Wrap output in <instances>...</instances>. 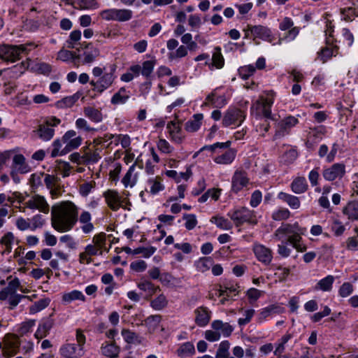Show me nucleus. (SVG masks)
Listing matches in <instances>:
<instances>
[{"label":"nucleus","mask_w":358,"mask_h":358,"mask_svg":"<svg viewBox=\"0 0 358 358\" xmlns=\"http://www.w3.org/2000/svg\"><path fill=\"white\" fill-rule=\"evenodd\" d=\"M306 232V229L301 227L298 222L293 224L282 223L273 233V238L281 243L278 244V253L282 257H288L292 252L287 245L289 243L296 251L305 252L306 245L302 241V236Z\"/></svg>","instance_id":"1"},{"label":"nucleus","mask_w":358,"mask_h":358,"mask_svg":"<svg viewBox=\"0 0 358 358\" xmlns=\"http://www.w3.org/2000/svg\"><path fill=\"white\" fill-rule=\"evenodd\" d=\"M52 227L59 232L70 231L78 222V207L71 201L52 206L51 209Z\"/></svg>","instance_id":"2"},{"label":"nucleus","mask_w":358,"mask_h":358,"mask_svg":"<svg viewBox=\"0 0 358 358\" xmlns=\"http://www.w3.org/2000/svg\"><path fill=\"white\" fill-rule=\"evenodd\" d=\"M36 47H37V45L34 43H27L19 45H0V59L15 62L20 59L22 55H27Z\"/></svg>","instance_id":"3"},{"label":"nucleus","mask_w":358,"mask_h":358,"mask_svg":"<svg viewBox=\"0 0 358 358\" xmlns=\"http://www.w3.org/2000/svg\"><path fill=\"white\" fill-rule=\"evenodd\" d=\"M76 343H66L60 350V354L65 358H80L85 355L84 345L86 337L80 329H77L76 333Z\"/></svg>","instance_id":"4"},{"label":"nucleus","mask_w":358,"mask_h":358,"mask_svg":"<svg viewBox=\"0 0 358 358\" xmlns=\"http://www.w3.org/2000/svg\"><path fill=\"white\" fill-rule=\"evenodd\" d=\"M103 196L108 207L113 211H117L121 208L130 210L129 199L123 198L116 190L108 189L103 192Z\"/></svg>","instance_id":"5"},{"label":"nucleus","mask_w":358,"mask_h":358,"mask_svg":"<svg viewBox=\"0 0 358 358\" xmlns=\"http://www.w3.org/2000/svg\"><path fill=\"white\" fill-rule=\"evenodd\" d=\"M1 341L2 343V352L5 357L10 358L19 352L21 341L17 334H6Z\"/></svg>","instance_id":"6"},{"label":"nucleus","mask_w":358,"mask_h":358,"mask_svg":"<svg viewBox=\"0 0 358 358\" xmlns=\"http://www.w3.org/2000/svg\"><path fill=\"white\" fill-rule=\"evenodd\" d=\"M228 216L233 220L236 226H240L244 222H248L251 224H256L257 220L254 211L249 210L247 208H241L230 212L228 213Z\"/></svg>","instance_id":"7"},{"label":"nucleus","mask_w":358,"mask_h":358,"mask_svg":"<svg viewBox=\"0 0 358 358\" xmlns=\"http://www.w3.org/2000/svg\"><path fill=\"white\" fill-rule=\"evenodd\" d=\"M101 20L106 21H128L132 17V11L129 9L110 8L100 13Z\"/></svg>","instance_id":"8"},{"label":"nucleus","mask_w":358,"mask_h":358,"mask_svg":"<svg viewBox=\"0 0 358 358\" xmlns=\"http://www.w3.org/2000/svg\"><path fill=\"white\" fill-rule=\"evenodd\" d=\"M274 95L275 93L273 91L268 92L266 93L265 96H261L253 106L267 119L271 118V108L273 103Z\"/></svg>","instance_id":"9"},{"label":"nucleus","mask_w":358,"mask_h":358,"mask_svg":"<svg viewBox=\"0 0 358 358\" xmlns=\"http://www.w3.org/2000/svg\"><path fill=\"white\" fill-rule=\"evenodd\" d=\"M142 169V164L136 162L131 165L125 176L122 179V182L125 187H133L137 182L139 172Z\"/></svg>","instance_id":"10"},{"label":"nucleus","mask_w":358,"mask_h":358,"mask_svg":"<svg viewBox=\"0 0 358 358\" xmlns=\"http://www.w3.org/2000/svg\"><path fill=\"white\" fill-rule=\"evenodd\" d=\"M62 141L65 144V152L69 153L81 145L82 138L77 136L76 131L69 130L62 136Z\"/></svg>","instance_id":"11"},{"label":"nucleus","mask_w":358,"mask_h":358,"mask_svg":"<svg viewBox=\"0 0 358 358\" xmlns=\"http://www.w3.org/2000/svg\"><path fill=\"white\" fill-rule=\"evenodd\" d=\"M252 250L259 262L265 265L270 264L273 259L272 250L270 248L256 243L253 245Z\"/></svg>","instance_id":"12"},{"label":"nucleus","mask_w":358,"mask_h":358,"mask_svg":"<svg viewBox=\"0 0 358 358\" xmlns=\"http://www.w3.org/2000/svg\"><path fill=\"white\" fill-rule=\"evenodd\" d=\"M25 206L30 209H37L43 213H48L50 210L49 204L44 196L35 194L32 196L26 203Z\"/></svg>","instance_id":"13"},{"label":"nucleus","mask_w":358,"mask_h":358,"mask_svg":"<svg viewBox=\"0 0 358 358\" xmlns=\"http://www.w3.org/2000/svg\"><path fill=\"white\" fill-rule=\"evenodd\" d=\"M345 173V166L343 164L336 163L325 169L322 176L325 180L333 181L337 178H341Z\"/></svg>","instance_id":"14"},{"label":"nucleus","mask_w":358,"mask_h":358,"mask_svg":"<svg viewBox=\"0 0 358 358\" xmlns=\"http://www.w3.org/2000/svg\"><path fill=\"white\" fill-rule=\"evenodd\" d=\"M245 115L244 113L239 109H230L224 115L222 123L225 127L231 124H240L245 120Z\"/></svg>","instance_id":"15"},{"label":"nucleus","mask_w":358,"mask_h":358,"mask_svg":"<svg viewBox=\"0 0 358 358\" xmlns=\"http://www.w3.org/2000/svg\"><path fill=\"white\" fill-rule=\"evenodd\" d=\"M166 129L172 141L176 143H181L184 139L182 134L180 123L178 120L171 121L167 124Z\"/></svg>","instance_id":"16"},{"label":"nucleus","mask_w":358,"mask_h":358,"mask_svg":"<svg viewBox=\"0 0 358 358\" xmlns=\"http://www.w3.org/2000/svg\"><path fill=\"white\" fill-rule=\"evenodd\" d=\"M17 289L26 292L24 289L21 288L20 280L15 278L8 282L7 287L0 291V301H5L10 295L17 294Z\"/></svg>","instance_id":"17"},{"label":"nucleus","mask_w":358,"mask_h":358,"mask_svg":"<svg viewBox=\"0 0 358 358\" xmlns=\"http://www.w3.org/2000/svg\"><path fill=\"white\" fill-rule=\"evenodd\" d=\"M292 338V335L290 334H286L282 336L275 343V348L273 351L274 355H280V354H283L286 349L292 350L294 345L296 343V342H294L293 343L289 342Z\"/></svg>","instance_id":"18"},{"label":"nucleus","mask_w":358,"mask_h":358,"mask_svg":"<svg viewBox=\"0 0 358 358\" xmlns=\"http://www.w3.org/2000/svg\"><path fill=\"white\" fill-rule=\"evenodd\" d=\"M30 171L31 168L26 163V159L22 155L17 154L13 157L11 175H13L14 171L24 174L29 172Z\"/></svg>","instance_id":"19"},{"label":"nucleus","mask_w":358,"mask_h":358,"mask_svg":"<svg viewBox=\"0 0 358 358\" xmlns=\"http://www.w3.org/2000/svg\"><path fill=\"white\" fill-rule=\"evenodd\" d=\"M78 221L80 224V229L84 234H90L94 229L93 223L92 222V215L87 210H83L78 216Z\"/></svg>","instance_id":"20"},{"label":"nucleus","mask_w":358,"mask_h":358,"mask_svg":"<svg viewBox=\"0 0 358 358\" xmlns=\"http://www.w3.org/2000/svg\"><path fill=\"white\" fill-rule=\"evenodd\" d=\"M195 314V322L199 327L206 326L210 320L211 312L203 306H200L194 310Z\"/></svg>","instance_id":"21"},{"label":"nucleus","mask_w":358,"mask_h":358,"mask_svg":"<svg viewBox=\"0 0 358 358\" xmlns=\"http://www.w3.org/2000/svg\"><path fill=\"white\" fill-rule=\"evenodd\" d=\"M298 123V119L294 116H288L278 123L276 135L284 136L288 131Z\"/></svg>","instance_id":"22"},{"label":"nucleus","mask_w":358,"mask_h":358,"mask_svg":"<svg viewBox=\"0 0 358 358\" xmlns=\"http://www.w3.org/2000/svg\"><path fill=\"white\" fill-rule=\"evenodd\" d=\"M248 183V179L245 173L237 171L232 178V190L237 193Z\"/></svg>","instance_id":"23"},{"label":"nucleus","mask_w":358,"mask_h":358,"mask_svg":"<svg viewBox=\"0 0 358 358\" xmlns=\"http://www.w3.org/2000/svg\"><path fill=\"white\" fill-rule=\"evenodd\" d=\"M53 324L54 322L52 319L47 318L42 320L38 324V327L34 334V337L38 340L45 337L49 334L50 330L52 328Z\"/></svg>","instance_id":"24"},{"label":"nucleus","mask_w":358,"mask_h":358,"mask_svg":"<svg viewBox=\"0 0 358 358\" xmlns=\"http://www.w3.org/2000/svg\"><path fill=\"white\" fill-rule=\"evenodd\" d=\"M86 298L82 292L79 290H73L62 294V301L64 305H69L75 301H85Z\"/></svg>","instance_id":"25"},{"label":"nucleus","mask_w":358,"mask_h":358,"mask_svg":"<svg viewBox=\"0 0 358 358\" xmlns=\"http://www.w3.org/2000/svg\"><path fill=\"white\" fill-rule=\"evenodd\" d=\"M236 150L234 149H229L224 153L217 155L214 158V162L217 164L228 165L231 164L235 159Z\"/></svg>","instance_id":"26"},{"label":"nucleus","mask_w":358,"mask_h":358,"mask_svg":"<svg viewBox=\"0 0 358 358\" xmlns=\"http://www.w3.org/2000/svg\"><path fill=\"white\" fill-rule=\"evenodd\" d=\"M278 199L286 203L292 209H299L301 202L299 197L280 192L278 194Z\"/></svg>","instance_id":"27"},{"label":"nucleus","mask_w":358,"mask_h":358,"mask_svg":"<svg viewBox=\"0 0 358 358\" xmlns=\"http://www.w3.org/2000/svg\"><path fill=\"white\" fill-rule=\"evenodd\" d=\"M114 78L112 73H105L97 82L94 85V87L100 92L108 88L113 83Z\"/></svg>","instance_id":"28"},{"label":"nucleus","mask_w":358,"mask_h":358,"mask_svg":"<svg viewBox=\"0 0 358 358\" xmlns=\"http://www.w3.org/2000/svg\"><path fill=\"white\" fill-rule=\"evenodd\" d=\"M122 336L124 341L129 344L139 345L143 343V338L138 334L130 331L129 329H122Z\"/></svg>","instance_id":"29"},{"label":"nucleus","mask_w":358,"mask_h":358,"mask_svg":"<svg viewBox=\"0 0 358 358\" xmlns=\"http://www.w3.org/2000/svg\"><path fill=\"white\" fill-rule=\"evenodd\" d=\"M137 287L146 293L147 297L149 298L159 290V286H155L152 282L148 280H141L137 284Z\"/></svg>","instance_id":"30"},{"label":"nucleus","mask_w":358,"mask_h":358,"mask_svg":"<svg viewBox=\"0 0 358 358\" xmlns=\"http://www.w3.org/2000/svg\"><path fill=\"white\" fill-rule=\"evenodd\" d=\"M101 352L108 357L115 358L118 356L120 348L113 343L105 342L101 347Z\"/></svg>","instance_id":"31"},{"label":"nucleus","mask_w":358,"mask_h":358,"mask_svg":"<svg viewBox=\"0 0 358 358\" xmlns=\"http://www.w3.org/2000/svg\"><path fill=\"white\" fill-rule=\"evenodd\" d=\"M36 132L38 137L45 141L52 139L55 134L54 129L50 127L45 123L40 124Z\"/></svg>","instance_id":"32"},{"label":"nucleus","mask_w":358,"mask_h":358,"mask_svg":"<svg viewBox=\"0 0 358 358\" xmlns=\"http://www.w3.org/2000/svg\"><path fill=\"white\" fill-rule=\"evenodd\" d=\"M211 327L214 330L220 333L225 337H228L233 331L232 327L228 323H224L221 320H215L212 322Z\"/></svg>","instance_id":"33"},{"label":"nucleus","mask_w":358,"mask_h":358,"mask_svg":"<svg viewBox=\"0 0 358 358\" xmlns=\"http://www.w3.org/2000/svg\"><path fill=\"white\" fill-rule=\"evenodd\" d=\"M83 113L85 117L94 122H100L102 121L103 115L101 112L94 107L87 106L83 108Z\"/></svg>","instance_id":"34"},{"label":"nucleus","mask_w":358,"mask_h":358,"mask_svg":"<svg viewBox=\"0 0 358 358\" xmlns=\"http://www.w3.org/2000/svg\"><path fill=\"white\" fill-rule=\"evenodd\" d=\"M335 278L333 275H329L327 277L319 280L315 287V290H321L323 292H329L332 289V285L334 282Z\"/></svg>","instance_id":"35"},{"label":"nucleus","mask_w":358,"mask_h":358,"mask_svg":"<svg viewBox=\"0 0 358 358\" xmlns=\"http://www.w3.org/2000/svg\"><path fill=\"white\" fill-rule=\"evenodd\" d=\"M291 189L295 194H302L308 189V184L306 178L298 177L295 178L291 184Z\"/></svg>","instance_id":"36"},{"label":"nucleus","mask_w":358,"mask_h":358,"mask_svg":"<svg viewBox=\"0 0 358 358\" xmlns=\"http://www.w3.org/2000/svg\"><path fill=\"white\" fill-rule=\"evenodd\" d=\"M129 98V92L124 87H121L111 98V103L114 105L124 104Z\"/></svg>","instance_id":"37"},{"label":"nucleus","mask_w":358,"mask_h":358,"mask_svg":"<svg viewBox=\"0 0 358 358\" xmlns=\"http://www.w3.org/2000/svg\"><path fill=\"white\" fill-rule=\"evenodd\" d=\"M36 324V320L29 319L22 322L17 327L16 332L20 336H24L32 331L33 327Z\"/></svg>","instance_id":"38"},{"label":"nucleus","mask_w":358,"mask_h":358,"mask_svg":"<svg viewBox=\"0 0 358 358\" xmlns=\"http://www.w3.org/2000/svg\"><path fill=\"white\" fill-rule=\"evenodd\" d=\"M203 117V116L202 114L194 115L192 119L187 122L185 125L186 130L189 132H194L197 131L201 127Z\"/></svg>","instance_id":"39"},{"label":"nucleus","mask_w":358,"mask_h":358,"mask_svg":"<svg viewBox=\"0 0 358 358\" xmlns=\"http://www.w3.org/2000/svg\"><path fill=\"white\" fill-rule=\"evenodd\" d=\"M96 187V182L94 180H84L79 185L78 192L83 197H87Z\"/></svg>","instance_id":"40"},{"label":"nucleus","mask_w":358,"mask_h":358,"mask_svg":"<svg viewBox=\"0 0 358 358\" xmlns=\"http://www.w3.org/2000/svg\"><path fill=\"white\" fill-rule=\"evenodd\" d=\"M350 220H358V201L350 202L343 209Z\"/></svg>","instance_id":"41"},{"label":"nucleus","mask_w":358,"mask_h":358,"mask_svg":"<svg viewBox=\"0 0 358 358\" xmlns=\"http://www.w3.org/2000/svg\"><path fill=\"white\" fill-rule=\"evenodd\" d=\"M195 348L191 342L182 343L177 350V355L180 357H186L194 355Z\"/></svg>","instance_id":"42"},{"label":"nucleus","mask_w":358,"mask_h":358,"mask_svg":"<svg viewBox=\"0 0 358 358\" xmlns=\"http://www.w3.org/2000/svg\"><path fill=\"white\" fill-rule=\"evenodd\" d=\"M336 46H327L318 52V58L322 62V63H325L334 55H336Z\"/></svg>","instance_id":"43"},{"label":"nucleus","mask_w":358,"mask_h":358,"mask_svg":"<svg viewBox=\"0 0 358 358\" xmlns=\"http://www.w3.org/2000/svg\"><path fill=\"white\" fill-rule=\"evenodd\" d=\"M160 322L159 315H151L144 320V324L148 327V332L152 334L159 327Z\"/></svg>","instance_id":"44"},{"label":"nucleus","mask_w":358,"mask_h":358,"mask_svg":"<svg viewBox=\"0 0 358 358\" xmlns=\"http://www.w3.org/2000/svg\"><path fill=\"white\" fill-rule=\"evenodd\" d=\"M210 222L223 230H229L233 227L230 221L222 216H213L211 217Z\"/></svg>","instance_id":"45"},{"label":"nucleus","mask_w":358,"mask_h":358,"mask_svg":"<svg viewBox=\"0 0 358 358\" xmlns=\"http://www.w3.org/2000/svg\"><path fill=\"white\" fill-rule=\"evenodd\" d=\"M168 305V300L163 294L150 301V306L155 310H161Z\"/></svg>","instance_id":"46"},{"label":"nucleus","mask_w":358,"mask_h":358,"mask_svg":"<svg viewBox=\"0 0 358 358\" xmlns=\"http://www.w3.org/2000/svg\"><path fill=\"white\" fill-rule=\"evenodd\" d=\"M213 259L208 257L200 258L195 262L194 265L197 271L203 273L208 271L210 266H213Z\"/></svg>","instance_id":"47"},{"label":"nucleus","mask_w":358,"mask_h":358,"mask_svg":"<svg viewBox=\"0 0 358 358\" xmlns=\"http://www.w3.org/2000/svg\"><path fill=\"white\" fill-rule=\"evenodd\" d=\"M206 101L208 103H211L217 108L222 107L226 104L224 96H218L215 90L207 96Z\"/></svg>","instance_id":"48"},{"label":"nucleus","mask_w":358,"mask_h":358,"mask_svg":"<svg viewBox=\"0 0 358 358\" xmlns=\"http://www.w3.org/2000/svg\"><path fill=\"white\" fill-rule=\"evenodd\" d=\"M249 29L250 30L251 33L256 37L266 38L270 36L269 30L262 24L251 26L249 27Z\"/></svg>","instance_id":"49"},{"label":"nucleus","mask_w":358,"mask_h":358,"mask_svg":"<svg viewBox=\"0 0 358 358\" xmlns=\"http://www.w3.org/2000/svg\"><path fill=\"white\" fill-rule=\"evenodd\" d=\"M50 300L48 298H43L36 301L33 305L29 308V313L33 315L38 312L41 311L48 307L50 304Z\"/></svg>","instance_id":"50"},{"label":"nucleus","mask_w":358,"mask_h":358,"mask_svg":"<svg viewBox=\"0 0 358 358\" xmlns=\"http://www.w3.org/2000/svg\"><path fill=\"white\" fill-rule=\"evenodd\" d=\"M29 63L30 59H27L25 62H22L20 66H15L13 69L8 70V72L13 74L10 77L13 78H18V76H21L24 71L29 68Z\"/></svg>","instance_id":"51"},{"label":"nucleus","mask_w":358,"mask_h":358,"mask_svg":"<svg viewBox=\"0 0 358 358\" xmlns=\"http://www.w3.org/2000/svg\"><path fill=\"white\" fill-rule=\"evenodd\" d=\"M150 185V192L152 194H156L160 191H162L164 188L162 184L161 179L159 178H150L148 181Z\"/></svg>","instance_id":"52"},{"label":"nucleus","mask_w":358,"mask_h":358,"mask_svg":"<svg viewBox=\"0 0 358 358\" xmlns=\"http://www.w3.org/2000/svg\"><path fill=\"white\" fill-rule=\"evenodd\" d=\"M292 25L293 24H282L280 26V29L283 31L289 29L287 32H285L284 35V37L288 41L294 39L299 34V29L296 27L292 28Z\"/></svg>","instance_id":"53"},{"label":"nucleus","mask_w":358,"mask_h":358,"mask_svg":"<svg viewBox=\"0 0 358 358\" xmlns=\"http://www.w3.org/2000/svg\"><path fill=\"white\" fill-rule=\"evenodd\" d=\"M189 48L183 45H180L175 51L169 54V57L171 60L180 59L187 55Z\"/></svg>","instance_id":"54"},{"label":"nucleus","mask_w":358,"mask_h":358,"mask_svg":"<svg viewBox=\"0 0 358 358\" xmlns=\"http://www.w3.org/2000/svg\"><path fill=\"white\" fill-rule=\"evenodd\" d=\"M291 213L287 208H279L272 214V218L276 221H283L289 218Z\"/></svg>","instance_id":"55"},{"label":"nucleus","mask_w":358,"mask_h":358,"mask_svg":"<svg viewBox=\"0 0 358 358\" xmlns=\"http://www.w3.org/2000/svg\"><path fill=\"white\" fill-rule=\"evenodd\" d=\"M341 13L342 15V20L345 21L352 22L355 20V17L358 15V12L355 8L352 7L341 9Z\"/></svg>","instance_id":"56"},{"label":"nucleus","mask_w":358,"mask_h":358,"mask_svg":"<svg viewBox=\"0 0 358 358\" xmlns=\"http://www.w3.org/2000/svg\"><path fill=\"white\" fill-rule=\"evenodd\" d=\"M71 169V167L69 163L65 162H58L55 168V172L57 174L62 175V177L65 178L69 176Z\"/></svg>","instance_id":"57"},{"label":"nucleus","mask_w":358,"mask_h":358,"mask_svg":"<svg viewBox=\"0 0 358 358\" xmlns=\"http://www.w3.org/2000/svg\"><path fill=\"white\" fill-rule=\"evenodd\" d=\"M256 71V68L252 65H245L238 69V73L241 78L247 80L250 76H252Z\"/></svg>","instance_id":"58"},{"label":"nucleus","mask_w":358,"mask_h":358,"mask_svg":"<svg viewBox=\"0 0 358 358\" xmlns=\"http://www.w3.org/2000/svg\"><path fill=\"white\" fill-rule=\"evenodd\" d=\"M62 140L57 139L52 143L53 149L51 152V156L52 157H56L57 156H62L67 154V152H65V147L62 148Z\"/></svg>","instance_id":"59"},{"label":"nucleus","mask_w":358,"mask_h":358,"mask_svg":"<svg viewBox=\"0 0 358 358\" xmlns=\"http://www.w3.org/2000/svg\"><path fill=\"white\" fill-rule=\"evenodd\" d=\"M156 248L152 246L149 247H139L133 250V255H142L145 258L150 257L155 253Z\"/></svg>","instance_id":"60"},{"label":"nucleus","mask_w":358,"mask_h":358,"mask_svg":"<svg viewBox=\"0 0 358 358\" xmlns=\"http://www.w3.org/2000/svg\"><path fill=\"white\" fill-rule=\"evenodd\" d=\"M14 235L12 232H7L1 238V243L6 248V250L8 252L12 250V245L14 242Z\"/></svg>","instance_id":"61"},{"label":"nucleus","mask_w":358,"mask_h":358,"mask_svg":"<svg viewBox=\"0 0 358 358\" xmlns=\"http://www.w3.org/2000/svg\"><path fill=\"white\" fill-rule=\"evenodd\" d=\"M99 50L92 47H87V50L84 52V63H91L99 55Z\"/></svg>","instance_id":"62"},{"label":"nucleus","mask_w":358,"mask_h":358,"mask_svg":"<svg viewBox=\"0 0 358 358\" xmlns=\"http://www.w3.org/2000/svg\"><path fill=\"white\" fill-rule=\"evenodd\" d=\"M159 280L162 285L167 287H173L178 282L177 278L169 273L162 274Z\"/></svg>","instance_id":"63"},{"label":"nucleus","mask_w":358,"mask_h":358,"mask_svg":"<svg viewBox=\"0 0 358 358\" xmlns=\"http://www.w3.org/2000/svg\"><path fill=\"white\" fill-rule=\"evenodd\" d=\"M229 343L227 341H222L220 344V347L216 353V358H228Z\"/></svg>","instance_id":"64"}]
</instances>
